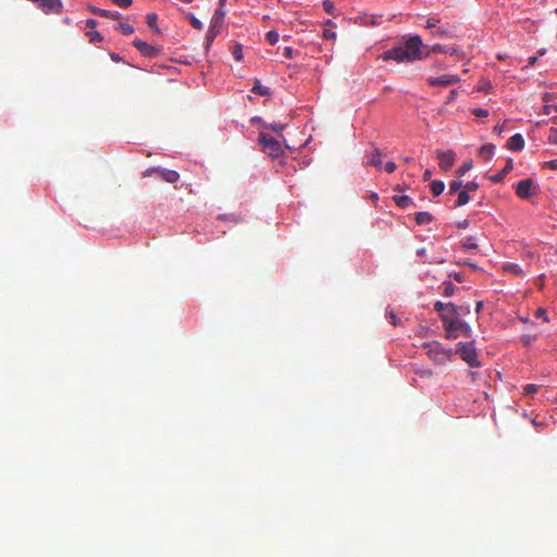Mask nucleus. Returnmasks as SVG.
I'll return each mask as SVG.
<instances>
[{"mask_svg": "<svg viewBox=\"0 0 557 557\" xmlns=\"http://www.w3.org/2000/svg\"><path fill=\"white\" fill-rule=\"evenodd\" d=\"M548 143L553 144V145H557V128L552 127L549 129Z\"/></svg>", "mask_w": 557, "mask_h": 557, "instance_id": "40", "label": "nucleus"}, {"mask_svg": "<svg viewBox=\"0 0 557 557\" xmlns=\"http://www.w3.org/2000/svg\"><path fill=\"white\" fill-rule=\"evenodd\" d=\"M461 81L458 75L445 74L440 77H429L426 79L428 85L430 86H450L457 84Z\"/></svg>", "mask_w": 557, "mask_h": 557, "instance_id": "7", "label": "nucleus"}, {"mask_svg": "<svg viewBox=\"0 0 557 557\" xmlns=\"http://www.w3.org/2000/svg\"><path fill=\"white\" fill-rule=\"evenodd\" d=\"M458 288L451 283V282H444L443 283V296L445 297H451Z\"/></svg>", "mask_w": 557, "mask_h": 557, "instance_id": "26", "label": "nucleus"}, {"mask_svg": "<svg viewBox=\"0 0 557 557\" xmlns=\"http://www.w3.org/2000/svg\"><path fill=\"white\" fill-rule=\"evenodd\" d=\"M417 253L420 255V256L424 255L425 253V248L418 249Z\"/></svg>", "mask_w": 557, "mask_h": 557, "instance_id": "64", "label": "nucleus"}, {"mask_svg": "<svg viewBox=\"0 0 557 557\" xmlns=\"http://www.w3.org/2000/svg\"><path fill=\"white\" fill-rule=\"evenodd\" d=\"M133 46L145 57L153 58L159 53V49L147 44L146 41L136 38L133 41Z\"/></svg>", "mask_w": 557, "mask_h": 557, "instance_id": "12", "label": "nucleus"}, {"mask_svg": "<svg viewBox=\"0 0 557 557\" xmlns=\"http://www.w3.org/2000/svg\"><path fill=\"white\" fill-rule=\"evenodd\" d=\"M115 5L122 8V9H127L132 5L133 3V0H111Z\"/></svg>", "mask_w": 557, "mask_h": 557, "instance_id": "37", "label": "nucleus"}, {"mask_svg": "<svg viewBox=\"0 0 557 557\" xmlns=\"http://www.w3.org/2000/svg\"><path fill=\"white\" fill-rule=\"evenodd\" d=\"M393 200L399 208H407L412 203V200L410 197L404 195V196H394Z\"/></svg>", "mask_w": 557, "mask_h": 557, "instance_id": "21", "label": "nucleus"}, {"mask_svg": "<svg viewBox=\"0 0 557 557\" xmlns=\"http://www.w3.org/2000/svg\"><path fill=\"white\" fill-rule=\"evenodd\" d=\"M395 170H396V164H395L393 161H388V162L385 164V171H386L387 173H393Z\"/></svg>", "mask_w": 557, "mask_h": 557, "instance_id": "49", "label": "nucleus"}, {"mask_svg": "<svg viewBox=\"0 0 557 557\" xmlns=\"http://www.w3.org/2000/svg\"><path fill=\"white\" fill-rule=\"evenodd\" d=\"M189 22L193 25V27L196 29H202V27H203L202 23L194 15H190Z\"/></svg>", "mask_w": 557, "mask_h": 557, "instance_id": "46", "label": "nucleus"}, {"mask_svg": "<svg viewBox=\"0 0 557 557\" xmlns=\"http://www.w3.org/2000/svg\"><path fill=\"white\" fill-rule=\"evenodd\" d=\"M482 307H483V301H482V300L476 301L475 311H476V312H480V310L482 309Z\"/></svg>", "mask_w": 557, "mask_h": 557, "instance_id": "62", "label": "nucleus"}, {"mask_svg": "<svg viewBox=\"0 0 557 557\" xmlns=\"http://www.w3.org/2000/svg\"><path fill=\"white\" fill-rule=\"evenodd\" d=\"M461 246L465 250H474L478 248V244L474 237L469 236L461 242Z\"/></svg>", "mask_w": 557, "mask_h": 557, "instance_id": "25", "label": "nucleus"}, {"mask_svg": "<svg viewBox=\"0 0 557 557\" xmlns=\"http://www.w3.org/2000/svg\"><path fill=\"white\" fill-rule=\"evenodd\" d=\"M539 389V386L535 385V384H527L524 387H523V392L525 395H532V394H535Z\"/></svg>", "mask_w": 557, "mask_h": 557, "instance_id": "38", "label": "nucleus"}, {"mask_svg": "<svg viewBox=\"0 0 557 557\" xmlns=\"http://www.w3.org/2000/svg\"><path fill=\"white\" fill-rule=\"evenodd\" d=\"M458 264H463V265H467L469 268H472L474 270L479 269L478 264L471 262V261H462V262H459Z\"/></svg>", "mask_w": 557, "mask_h": 557, "instance_id": "55", "label": "nucleus"}, {"mask_svg": "<svg viewBox=\"0 0 557 557\" xmlns=\"http://www.w3.org/2000/svg\"><path fill=\"white\" fill-rule=\"evenodd\" d=\"M150 173H158L160 175V177L168 183H176L180 180L178 172H176L174 170L153 168V169L146 171L144 173V175L147 176Z\"/></svg>", "mask_w": 557, "mask_h": 557, "instance_id": "9", "label": "nucleus"}, {"mask_svg": "<svg viewBox=\"0 0 557 557\" xmlns=\"http://www.w3.org/2000/svg\"><path fill=\"white\" fill-rule=\"evenodd\" d=\"M284 55H285L287 59H293V58H294V50H293V48H290V47H285V49H284Z\"/></svg>", "mask_w": 557, "mask_h": 557, "instance_id": "52", "label": "nucleus"}, {"mask_svg": "<svg viewBox=\"0 0 557 557\" xmlns=\"http://www.w3.org/2000/svg\"><path fill=\"white\" fill-rule=\"evenodd\" d=\"M429 46L422 42L419 35H412L406 39L403 46L391 48L383 52V61H395L397 63L414 62L430 57Z\"/></svg>", "mask_w": 557, "mask_h": 557, "instance_id": "1", "label": "nucleus"}, {"mask_svg": "<svg viewBox=\"0 0 557 557\" xmlns=\"http://www.w3.org/2000/svg\"><path fill=\"white\" fill-rule=\"evenodd\" d=\"M87 35H88L89 40L91 42H97V41H101L102 40V36L97 30L92 29V30L88 32Z\"/></svg>", "mask_w": 557, "mask_h": 557, "instance_id": "35", "label": "nucleus"}, {"mask_svg": "<svg viewBox=\"0 0 557 557\" xmlns=\"http://www.w3.org/2000/svg\"><path fill=\"white\" fill-rule=\"evenodd\" d=\"M494 131L497 133V134H502V132L504 131V126H495Z\"/></svg>", "mask_w": 557, "mask_h": 557, "instance_id": "63", "label": "nucleus"}, {"mask_svg": "<svg viewBox=\"0 0 557 557\" xmlns=\"http://www.w3.org/2000/svg\"><path fill=\"white\" fill-rule=\"evenodd\" d=\"M472 114L478 117H486L488 115V111L486 109L476 108L472 110Z\"/></svg>", "mask_w": 557, "mask_h": 557, "instance_id": "43", "label": "nucleus"}, {"mask_svg": "<svg viewBox=\"0 0 557 557\" xmlns=\"http://www.w3.org/2000/svg\"><path fill=\"white\" fill-rule=\"evenodd\" d=\"M472 168V163L471 162H465L459 169H458V174L460 176L465 175L468 171H470Z\"/></svg>", "mask_w": 557, "mask_h": 557, "instance_id": "42", "label": "nucleus"}, {"mask_svg": "<svg viewBox=\"0 0 557 557\" xmlns=\"http://www.w3.org/2000/svg\"><path fill=\"white\" fill-rule=\"evenodd\" d=\"M463 186L462 181L456 180L449 184V193H457Z\"/></svg>", "mask_w": 557, "mask_h": 557, "instance_id": "34", "label": "nucleus"}, {"mask_svg": "<svg viewBox=\"0 0 557 557\" xmlns=\"http://www.w3.org/2000/svg\"><path fill=\"white\" fill-rule=\"evenodd\" d=\"M369 164H371L375 168H380L382 165V152L377 148L374 149V151L369 160Z\"/></svg>", "mask_w": 557, "mask_h": 557, "instance_id": "22", "label": "nucleus"}, {"mask_svg": "<svg viewBox=\"0 0 557 557\" xmlns=\"http://www.w3.org/2000/svg\"><path fill=\"white\" fill-rule=\"evenodd\" d=\"M428 51L431 53H448L450 55H455L457 58H465V53L463 51L457 47V46H451V47H446V46H443V45H440V44H435L433 45L432 47H430L428 49Z\"/></svg>", "mask_w": 557, "mask_h": 557, "instance_id": "11", "label": "nucleus"}, {"mask_svg": "<svg viewBox=\"0 0 557 557\" xmlns=\"http://www.w3.org/2000/svg\"><path fill=\"white\" fill-rule=\"evenodd\" d=\"M434 309L440 313V315L442 313H448V306H447V304H444L442 301H436L434 304Z\"/></svg>", "mask_w": 557, "mask_h": 557, "instance_id": "33", "label": "nucleus"}, {"mask_svg": "<svg viewBox=\"0 0 557 557\" xmlns=\"http://www.w3.org/2000/svg\"><path fill=\"white\" fill-rule=\"evenodd\" d=\"M495 146L492 144L484 145L480 148L479 154L485 159L491 160L494 154Z\"/></svg>", "mask_w": 557, "mask_h": 557, "instance_id": "19", "label": "nucleus"}, {"mask_svg": "<svg viewBox=\"0 0 557 557\" xmlns=\"http://www.w3.org/2000/svg\"><path fill=\"white\" fill-rule=\"evenodd\" d=\"M445 185L442 181H432L430 183V190L433 196H440L444 191Z\"/></svg>", "mask_w": 557, "mask_h": 557, "instance_id": "20", "label": "nucleus"}, {"mask_svg": "<svg viewBox=\"0 0 557 557\" xmlns=\"http://www.w3.org/2000/svg\"><path fill=\"white\" fill-rule=\"evenodd\" d=\"M36 3L45 13H60L62 10L61 0H30Z\"/></svg>", "mask_w": 557, "mask_h": 557, "instance_id": "10", "label": "nucleus"}, {"mask_svg": "<svg viewBox=\"0 0 557 557\" xmlns=\"http://www.w3.org/2000/svg\"><path fill=\"white\" fill-rule=\"evenodd\" d=\"M479 188V184L475 182H468L466 185H463V189L467 193L475 191Z\"/></svg>", "mask_w": 557, "mask_h": 557, "instance_id": "44", "label": "nucleus"}, {"mask_svg": "<svg viewBox=\"0 0 557 557\" xmlns=\"http://www.w3.org/2000/svg\"><path fill=\"white\" fill-rule=\"evenodd\" d=\"M447 306H448V314L453 318L466 315L470 312V306H457L453 302H447Z\"/></svg>", "mask_w": 557, "mask_h": 557, "instance_id": "16", "label": "nucleus"}, {"mask_svg": "<svg viewBox=\"0 0 557 557\" xmlns=\"http://www.w3.org/2000/svg\"><path fill=\"white\" fill-rule=\"evenodd\" d=\"M233 57L236 61H240L243 59V47L242 45H236L233 50Z\"/></svg>", "mask_w": 557, "mask_h": 557, "instance_id": "36", "label": "nucleus"}, {"mask_svg": "<svg viewBox=\"0 0 557 557\" xmlns=\"http://www.w3.org/2000/svg\"><path fill=\"white\" fill-rule=\"evenodd\" d=\"M259 144L262 150L271 158H278L283 153L281 144L272 136L267 135L263 132L259 133Z\"/></svg>", "mask_w": 557, "mask_h": 557, "instance_id": "3", "label": "nucleus"}, {"mask_svg": "<svg viewBox=\"0 0 557 557\" xmlns=\"http://www.w3.org/2000/svg\"><path fill=\"white\" fill-rule=\"evenodd\" d=\"M285 124H263V127L271 128L272 131L277 133L282 132L285 128Z\"/></svg>", "mask_w": 557, "mask_h": 557, "instance_id": "45", "label": "nucleus"}, {"mask_svg": "<svg viewBox=\"0 0 557 557\" xmlns=\"http://www.w3.org/2000/svg\"><path fill=\"white\" fill-rule=\"evenodd\" d=\"M265 37H267V41H268L270 45L274 46V45L278 41L280 35H278V33H277V32H275V30H269V32L267 33Z\"/></svg>", "mask_w": 557, "mask_h": 557, "instance_id": "31", "label": "nucleus"}, {"mask_svg": "<svg viewBox=\"0 0 557 557\" xmlns=\"http://www.w3.org/2000/svg\"><path fill=\"white\" fill-rule=\"evenodd\" d=\"M504 271L510 272L516 275H524V271L517 263H508V264L504 265Z\"/></svg>", "mask_w": 557, "mask_h": 557, "instance_id": "24", "label": "nucleus"}, {"mask_svg": "<svg viewBox=\"0 0 557 557\" xmlns=\"http://www.w3.org/2000/svg\"><path fill=\"white\" fill-rule=\"evenodd\" d=\"M441 320L443 322V326L445 330V337L447 339L457 338L460 334L462 321H459V320L450 317L448 313H442Z\"/></svg>", "mask_w": 557, "mask_h": 557, "instance_id": "5", "label": "nucleus"}, {"mask_svg": "<svg viewBox=\"0 0 557 557\" xmlns=\"http://www.w3.org/2000/svg\"><path fill=\"white\" fill-rule=\"evenodd\" d=\"M449 276L459 283L463 282V280H465V277L461 273H453Z\"/></svg>", "mask_w": 557, "mask_h": 557, "instance_id": "53", "label": "nucleus"}, {"mask_svg": "<svg viewBox=\"0 0 557 557\" xmlns=\"http://www.w3.org/2000/svg\"><path fill=\"white\" fill-rule=\"evenodd\" d=\"M389 317H391V320H392V324H393L394 326H395V325H397V321H398V320H397L396 314H395L393 311H391V312H389Z\"/></svg>", "mask_w": 557, "mask_h": 557, "instance_id": "60", "label": "nucleus"}, {"mask_svg": "<svg viewBox=\"0 0 557 557\" xmlns=\"http://www.w3.org/2000/svg\"><path fill=\"white\" fill-rule=\"evenodd\" d=\"M545 168L557 170V159L550 160L544 164Z\"/></svg>", "mask_w": 557, "mask_h": 557, "instance_id": "51", "label": "nucleus"}, {"mask_svg": "<svg viewBox=\"0 0 557 557\" xmlns=\"http://www.w3.org/2000/svg\"><path fill=\"white\" fill-rule=\"evenodd\" d=\"M507 148L512 151H520L524 148V139L521 134H515L508 139Z\"/></svg>", "mask_w": 557, "mask_h": 557, "instance_id": "15", "label": "nucleus"}, {"mask_svg": "<svg viewBox=\"0 0 557 557\" xmlns=\"http://www.w3.org/2000/svg\"><path fill=\"white\" fill-rule=\"evenodd\" d=\"M433 36H435V37H441V38H451V37H453V34H451V32L449 30V28H448V27L438 26V27H436V29L433 32Z\"/></svg>", "mask_w": 557, "mask_h": 557, "instance_id": "23", "label": "nucleus"}, {"mask_svg": "<svg viewBox=\"0 0 557 557\" xmlns=\"http://www.w3.org/2000/svg\"><path fill=\"white\" fill-rule=\"evenodd\" d=\"M323 38L326 40H335L336 39V33L330 28L323 29Z\"/></svg>", "mask_w": 557, "mask_h": 557, "instance_id": "39", "label": "nucleus"}, {"mask_svg": "<svg viewBox=\"0 0 557 557\" xmlns=\"http://www.w3.org/2000/svg\"><path fill=\"white\" fill-rule=\"evenodd\" d=\"M110 58H111L114 62H120V61H122V58H121L117 53H115V52H111V53H110Z\"/></svg>", "mask_w": 557, "mask_h": 557, "instance_id": "57", "label": "nucleus"}, {"mask_svg": "<svg viewBox=\"0 0 557 557\" xmlns=\"http://www.w3.org/2000/svg\"><path fill=\"white\" fill-rule=\"evenodd\" d=\"M437 159L441 170L448 171L455 164L456 154L453 150L437 151Z\"/></svg>", "mask_w": 557, "mask_h": 557, "instance_id": "8", "label": "nucleus"}, {"mask_svg": "<svg viewBox=\"0 0 557 557\" xmlns=\"http://www.w3.org/2000/svg\"><path fill=\"white\" fill-rule=\"evenodd\" d=\"M432 176V171L431 170H425L424 173H423V181H429Z\"/></svg>", "mask_w": 557, "mask_h": 557, "instance_id": "59", "label": "nucleus"}, {"mask_svg": "<svg viewBox=\"0 0 557 557\" xmlns=\"http://www.w3.org/2000/svg\"><path fill=\"white\" fill-rule=\"evenodd\" d=\"M251 91L253 94H257V95H260V96H269L270 95V88L268 86H263V85H260L259 83H257Z\"/></svg>", "mask_w": 557, "mask_h": 557, "instance_id": "27", "label": "nucleus"}, {"mask_svg": "<svg viewBox=\"0 0 557 557\" xmlns=\"http://www.w3.org/2000/svg\"><path fill=\"white\" fill-rule=\"evenodd\" d=\"M516 194L520 199H529L535 190V185L532 178H525L520 182L515 187Z\"/></svg>", "mask_w": 557, "mask_h": 557, "instance_id": "6", "label": "nucleus"}, {"mask_svg": "<svg viewBox=\"0 0 557 557\" xmlns=\"http://www.w3.org/2000/svg\"><path fill=\"white\" fill-rule=\"evenodd\" d=\"M555 110H556V108L554 106H545L544 107V113L545 114H550Z\"/></svg>", "mask_w": 557, "mask_h": 557, "instance_id": "58", "label": "nucleus"}, {"mask_svg": "<svg viewBox=\"0 0 557 557\" xmlns=\"http://www.w3.org/2000/svg\"><path fill=\"white\" fill-rule=\"evenodd\" d=\"M221 28H222V21L220 18L212 20V23L207 33V38H206L207 47H210V45L213 42L214 38L221 32Z\"/></svg>", "mask_w": 557, "mask_h": 557, "instance_id": "13", "label": "nucleus"}, {"mask_svg": "<svg viewBox=\"0 0 557 557\" xmlns=\"http://www.w3.org/2000/svg\"><path fill=\"white\" fill-rule=\"evenodd\" d=\"M423 348L428 357L437 364H444L450 360L451 351L443 349L437 342L424 344Z\"/></svg>", "mask_w": 557, "mask_h": 557, "instance_id": "2", "label": "nucleus"}, {"mask_svg": "<svg viewBox=\"0 0 557 557\" xmlns=\"http://www.w3.org/2000/svg\"><path fill=\"white\" fill-rule=\"evenodd\" d=\"M457 352L460 355L461 359L470 367L478 368L481 366L480 361L478 360L476 348L473 342L459 343Z\"/></svg>", "mask_w": 557, "mask_h": 557, "instance_id": "4", "label": "nucleus"}, {"mask_svg": "<svg viewBox=\"0 0 557 557\" xmlns=\"http://www.w3.org/2000/svg\"><path fill=\"white\" fill-rule=\"evenodd\" d=\"M157 20L158 16L156 13H149L147 15V24L151 29H154L157 33H159V28L157 26Z\"/></svg>", "mask_w": 557, "mask_h": 557, "instance_id": "30", "label": "nucleus"}, {"mask_svg": "<svg viewBox=\"0 0 557 557\" xmlns=\"http://www.w3.org/2000/svg\"><path fill=\"white\" fill-rule=\"evenodd\" d=\"M535 315H536L537 318H542L545 322H548V321H549V319H548V317H547V314H546V311H545V309H543V308H539V309L536 310Z\"/></svg>", "mask_w": 557, "mask_h": 557, "instance_id": "48", "label": "nucleus"}, {"mask_svg": "<svg viewBox=\"0 0 557 557\" xmlns=\"http://www.w3.org/2000/svg\"><path fill=\"white\" fill-rule=\"evenodd\" d=\"M457 96H458V90L457 89H451L449 91L448 97H447V102H451V101L456 100Z\"/></svg>", "mask_w": 557, "mask_h": 557, "instance_id": "50", "label": "nucleus"}, {"mask_svg": "<svg viewBox=\"0 0 557 557\" xmlns=\"http://www.w3.org/2000/svg\"><path fill=\"white\" fill-rule=\"evenodd\" d=\"M89 11L95 15L111 18V20H119L121 17L120 12H117V11H109V10L100 9V8H97L94 5L89 7Z\"/></svg>", "mask_w": 557, "mask_h": 557, "instance_id": "14", "label": "nucleus"}, {"mask_svg": "<svg viewBox=\"0 0 557 557\" xmlns=\"http://www.w3.org/2000/svg\"><path fill=\"white\" fill-rule=\"evenodd\" d=\"M460 333L463 334L467 337H471L472 336V330H471L470 325L468 323H466V322H462V325H461V329H460Z\"/></svg>", "mask_w": 557, "mask_h": 557, "instance_id": "41", "label": "nucleus"}, {"mask_svg": "<svg viewBox=\"0 0 557 557\" xmlns=\"http://www.w3.org/2000/svg\"><path fill=\"white\" fill-rule=\"evenodd\" d=\"M536 61H537V57L532 55V57H530V58H529V60H528V65L532 66V65H534V64H535V62H536Z\"/></svg>", "mask_w": 557, "mask_h": 557, "instance_id": "61", "label": "nucleus"}, {"mask_svg": "<svg viewBox=\"0 0 557 557\" xmlns=\"http://www.w3.org/2000/svg\"><path fill=\"white\" fill-rule=\"evenodd\" d=\"M414 220L417 224L424 225L433 221V215L430 212L422 211L416 214Z\"/></svg>", "mask_w": 557, "mask_h": 557, "instance_id": "18", "label": "nucleus"}, {"mask_svg": "<svg viewBox=\"0 0 557 557\" xmlns=\"http://www.w3.org/2000/svg\"><path fill=\"white\" fill-rule=\"evenodd\" d=\"M86 26L92 30L97 26V21L89 18L86 21Z\"/></svg>", "mask_w": 557, "mask_h": 557, "instance_id": "54", "label": "nucleus"}, {"mask_svg": "<svg viewBox=\"0 0 557 557\" xmlns=\"http://www.w3.org/2000/svg\"><path fill=\"white\" fill-rule=\"evenodd\" d=\"M115 28L126 36L134 33V27L127 23H120L115 26Z\"/></svg>", "mask_w": 557, "mask_h": 557, "instance_id": "28", "label": "nucleus"}, {"mask_svg": "<svg viewBox=\"0 0 557 557\" xmlns=\"http://www.w3.org/2000/svg\"><path fill=\"white\" fill-rule=\"evenodd\" d=\"M457 226H458L459 228H466V227H468V226H469V220H467V219H466V220H463V221L458 222Z\"/></svg>", "mask_w": 557, "mask_h": 557, "instance_id": "56", "label": "nucleus"}, {"mask_svg": "<svg viewBox=\"0 0 557 557\" xmlns=\"http://www.w3.org/2000/svg\"><path fill=\"white\" fill-rule=\"evenodd\" d=\"M470 200V197H469V193H467L465 189L461 190L459 194H458V198H457V201H456V207H461V206H465L466 203H468Z\"/></svg>", "mask_w": 557, "mask_h": 557, "instance_id": "29", "label": "nucleus"}, {"mask_svg": "<svg viewBox=\"0 0 557 557\" xmlns=\"http://www.w3.org/2000/svg\"><path fill=\"white\" fill-rule=\"evenodd\" d=\"M323 9L326 13L334 15L336 8L334 3L331 0H324L323 1Z\"/></svg>", "mask_w": 557, "mask_h": 557, "instance_id": "32", "label": "nucleus"}, {"mask_svg": "<svg viewBox=\"0 0 557 557\" xmlns=\"http://www.w3.org/2000/svg\"><path fill=\"white\" fill-rule=\"evenodd\" d=\"M437 24H438V20H436L434 17H429L425 23V28H429V29L436 28Z\"/></svg>", "mask_w": 557, "mask_h": 557, "instance_id": "47", "label": "nucleus"}, {"mask_svg": "<svg viewBox=\"0 0 557 557\" xmlns=\"http://www.w3.org/2000/svg\"><path fill=\"white\" fill-rule=\"evenodd\" d=\"M512 168H513L512 159H508L505 168L503 170H500V172H498L494 175H491L490 180L493 183H500L505 178V176L512 170Z\"/></svg>", "mask_w": 557, "mask_h": 557, "instance_id": "17", "label": "nucleus"}]
</instances>
